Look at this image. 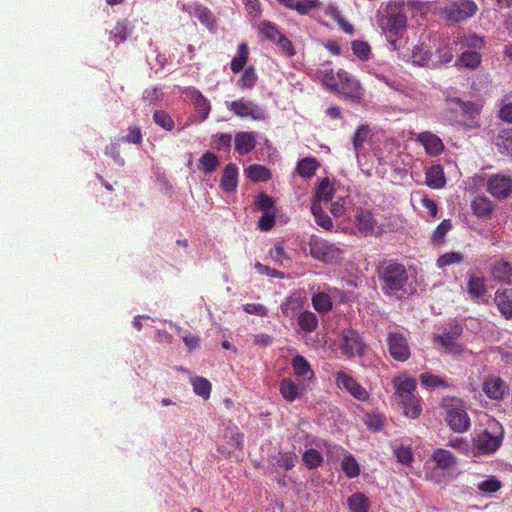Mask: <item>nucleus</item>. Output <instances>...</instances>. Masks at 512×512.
I'll return each mask as SVG.
<instances>
[{
	"instance_id": "obj_1",
	"label": "nucleus",
	"mask_w": 512,
	"mask_h": 512,
	"mask_svg": "<svg viewBox=\"0 0 512 512\" xmlns=\"http://www.w3.org/2000/svg\"><path fill=\"white\" fill-rule=\"evenodd\" d=\"M376 273L380 289L385 296L402 298L407 294L409 272L403 263L397 260L381 261L376 268Z\"/></svg>"
},
{
	"instance_id": "obj_2",
	"label": "nucleus",
	"mask_w": 512,
	"mask_h": 512,
	"mask_svg": "<svg viewBox=\"0 0 512 512\" xmlns=\"http://www.w3.org/2000/svg\"><path fill=\"white\" fill-rule=\"evenodd\" d=\"M378 23L393 50L399 49L406 26L407 16L404 5L399 2H389L380 12Z\"/></svg>"
},
{
	"instance_id": "obj_3",
	"label": "nucleus",
	"mask_w": 512,
	"mask_h": 512,
	"mask_svg": "<svg viewBox=\"0 0 512 512\" xmlns=\"http://www.w3.org/2000/svg\"><path fill=\"white\" fill-rule=\"evenodd\" d=\"M446 117L451 124L469 129L480 127L481 107L472 101H463L459 97H446Z\"/></svg>"
},
{
	"instance_id": "obj_4",
	"label": "nucleus",
	"mask_w": 512,
	"mask_h": 512,
	"mask_svg": "<svg viewBox=\"0 0 512 512\" xmlns=\"http://www.w3.org/2000/svg\"><path fill=\"white\" fill-rule=\"evenodd\" d=\"M504 428L495 419L488 422L487 427L473 439V448L477 455H492L503 444Z\"/></svg>"
},
{
	"instance_id": "obj_5",
	"label": "nucleus",
	"mask_w": 512,
	"mask_h": 512,
	"mask_svg": "<svg viewBox=\"0 0 512 512\" xmlns=\"http://www.w3.org/2000/svg\"><path fill=\"white\" fill-rule=\"evenodd\" d=\"M442 407L446 412L445 421L452 431L464 433L470 429L471 420L466 411L465 404L460 398H444Z\"/></svg>"
},
{
	"instance_id": "obj_6",
	"label": "nucleus",
	"mask_w": 512,
	"mask_h": 512,
	"mask_svg": "<svg viewBox=\"0 0 512 512\" xmlns=\"http://www.w3.org/2000/svg\"><path fill=\"white\" fill-rule=\"evenodd\" d=\"M227 109L239 118H249L252 121H264L266 119V111L254 101L241 97L233 101H226Z\"/></svg>"
},
{
	"instance_id": "obj_7",
	"label": "nucleus",
	"mask_w": 512,
	"mask_h": 512,
	"mask_svg": "<svg viewBox=\"0 0 512 512\" xmlns=\"http://www.w3.org/2000/svg\"><path fill=\"white\" fill-rule=\"evenodd\" d=\"M478 7L472 0H459L441 8V16L450 23H460L476 14Z\"/></svg>"
},
{
	"instance_id": "obj_8",
	"label": "nucleus",
	"mask_w": 512,
	"mask_h": 512,
	"mask_svg": "<svg viewBox=\"0 0 512 512\" xmlns=\"http://www.w3.org/2000/svg\"><path fill=\"white\" fill-rule=\"evenodd\" d=\"M310 255L319 261L333 264L343 258V251L334 244L321 238H312L309 242Z\"/></svg>"
},
{
	"instance_id": "obj_9",
	"label": "nucleus",
	"mask_w": 512,
	"mask_h": 512,
	"mask_svg": "<svg viewBox=\"0 0 512 512\" xmlns=\"http://www.w3.org/2000/svg\"><path fill=\"white\" fill-rule=\"evenodd\" d=\"M336 386L348 392L353 398L361 402L369 400L368 391L348 372L339 370L334 374Z\"/></svg>"
},
{
	"instance_id": "obj_10",
	"label": "nucleus",
	"mask_w": 512,
	"mask_h": 512,
	"mask_svg": "<svg viewBox=\"0 0 512 512\" xmlns=\"http://www.w3.org/2000/svg\"><path fill=\"white\" fill-rule=\"evenodd\" d=\"M463 328L457 323H450L448 327L444 328L442 333L434 334L433 340L448 353H460L461 346L457 343V339L462 335Z\"/></svg>"
},
{
	"instance_id": "obj_11",
	"label": "nucleus",
	"mask_w": 512,
	"mask_h": 512,
	"mask_svg": "<svg viewBox=\"0 0 512 512\" xmlns=\"http://www.w3.org/2000/svg\"><path fill=\"white\" fill-rule=\"evenodd\" d=\"M366 344L359 333L353 329L343 330L340 334V349L348 358L362 356L365 352Z\"/></svg>"
},
{
	"instance_id": "obj_12",
	"label": "nucleus",
	"mask_w": 512,
	"mask_h": 512,
	"mask_svg": "<svg viewBox=\"0 0 512 512\" xmlns=\"http://www.w3.org/2000/svg\"><path fill=\"white\" fill-rule=\"evenodd\" d=\"M388 350L391 357L400 362L407 361L411 356L406 337L400 332H389L387 335Z\"/></svg>"
},
{
	"instance_id": "obj_13",
	"label": "nucleus",
	"mask_w": 512,
	"mask_h": 512,
	"mask_svg": "<svg viewBox=\"0 0 512 512\" xmlns=\"http://www.w3.org/2000/svg\"><path fill=\"white\" fill-rule=\"evenodd\" d=\"M487 191L495 198H508L512 193V178L502 174L491 175L487 182Z\"/></svg>"
},
{
	"instance_id": "obj_14",
	"label": "nucleus",
	"mask_w": 512,
	"mask_h": 512,
	"mask_svg": "<svg viewBox=\"0 0 512 512\" xmlns=\"http://www.w3.org/2000/svg\"><path fill=\"white\" fill-rule=\"evenodd\" d=\"M340 75H342V78L335 93L352 100H360L363 95V88L360 83L342 69H340Z\"/></svg>"
},
{
	"instance_id": "obj_15",
	"label": "nucleus",
	"mask_w": 512,
	"mask_h": 512,
	"mask_svg": "<svg viewBox=\"0 0 512 512\" xmlns=\"http://www.w3.org/2000/svg\"><path fill=\"white\" fill-rule=\"evenodd\" d=\"M482 390L488 398L500 400L506 394L508 387L500 377L490 375L484 380Z\"/></svg>"
},
{
	"instance_id": "obj_16",
	"label": "nucleus",
	"mask_w": 512,
	"mask_h": 512,
	"mask_svg": "<svg viewBox=\"0 0 512 512\" xmlns=\"http://www.w3.org/2000/svg\"><path fill=\"white\" fill-rule=\"evenodd\" d=\"M279 391L287 402H294L306 392V386L291 378H283L279 383Z\"/></svg>"
},
{
	"instance_id": "obj_17",
	"label": "nucleus",
	"mask_w": 512,
	"mask_h": 512,
	"mask_svg": "<svg viewBox=\"0 0 512 512\" xmlns=\"http://www.w3.org/2000/svg\"><path fill=\"white\" fill-rule=\"evenodd\" d=\"M257 145V137L254 132L241 131L235 134L234 149L240 155H247L252 152Z\"/></svg>"
},
{
	"instance_id": "obj_18",
	"label": "nucleus",
	"mask_w": 512,
	"mask_h": 512,
	"mask_svg": "<svg viewBox=\"0 0 512 512\" xmlns=\"http://www.w3.org/2000/svg\"><path fill=\"white\" fill-rule=\"evenodd\" d=\"M490 274L492 279L501 284L512 283V264L506 260H496L491 264Z\"/></svg>"
},
{
	"instance_id": "obj_19",
	"label": "nucleus",
	"mask_w": 512,
	"mask_h": 512,
	"mask_svg": "<svg viewBox=\"0 0 512 512\" xmlns=\"http://www.w3.org/2000/svg\"><path fill=\"white\" fill-rule=\"evenodd\" d=\"M417 141L421 143L430 156H438L444 150V144L442 140L431 132L420 133L417 137Z\"/></svg>"
},
{
	"instance_id": "obj_20",
	"label": "nucleus",
	"mask_w": 512,
	"mask_h": 512,
	"mask_svg": "<svg viewBox=\"0 0 512 512\" xmlns=\"http://www.w3.org/2000/svg\"><path fill=\"white\" fill-rule=\"evenodd\" d=\"M238 186V168L235 164L229 163L225 166L221 179L220 187L226 193L236 191Z\"/></svg>"
},
{
	"instance_id": "obj_21",
	"label": "nucleus",
	"mask_w": 512,
	"mask_h": 512,
	"mask_svg": "<svg viewBox=\"0 0 512 512\" xmlns=\"http://www.w3.org/2000/svg\"><path fill=\"white\" fill-rule=\"evenodd\" d=\"M189 97L194 105L195 111L200 122L206 120L211 111V105L208 99L197 89L189 91Z\"/></svg>"
},
{
	"instance_id": "obj_22",
	"label": "nucleus",
	"mask_w": 512,
	"mask_h": 512,
	"mask_svg": "<svg viewBox=\"0 0 512 512\" xmlns=\"http://www.w3.org/2000/svg\"><path fill=\"white\" fill-rule=\"evenodd\" d=\"M494 301L498 310L506 319L512 320V287L498 289L495 292Z\"/></svg>"
},
{
	"instance_id": "obj_23",
	"label": "nucleus",
	"mask_w": 512,
	"mask_h": 512,
	"mask_svg": "<svg viewBox=\"0 0 512 512\" xmlns=\"http://www.w3.org/2000/svg\"><path fill=\"white\" fill-rule=\"evenodd\" d=\"M284 7L295 10L300 15H307L320 6L319 0H276Z\"/></svg>"
},
{
	"instance_id": "obj_24",
	"label": "nucleus",
	"mask_w": 512,
	"mask_h": 512,
	"mask_svg": "<svg viewBox=\"0 0 512 512\" xmlns=\"http://www.w3.org/2000/svg\"><path fill=\"white\" fill-rule=\"evenodd\" d=\"M317 77L321 80L323 85H325L328 89L335 92L338 89L340 84L342 75H340V70L334 72L332 68L329 66H323L318 69L316 72Z\"/></svg>"
},
{
	"instance_id": "obj_25",
	"label": "nucleus",
	"mask_w": 512,
	"mask_h": 512,
	"mask_svg": "<svg viewBox=\"0 0 512 512\" xmlns=\"http://www.w3.org/2000/svg\"><path fill=\"white\" fill-rule=\"evenodd\" d=\"M292 369L297 377L304 380L311 381L315 378L314 371L311 368L310 363L302 355H296L292 358Z\"/></svg>"
},
{
	"instance_id": "obj_26",
	"label": "nucleus",
	"mask_w": 512,
	"mask_h": 512,
	"mask_svg": "<svg viewBox=\"0 0 512 512\" xmlns=\"http://www.w3.org/2000/svg\"><path fill=\"white\" fill-rule=\"evenodd\" d=\"M355 224L362 234L368 235L373 233L376 221L370 211L360 209L355 215Z\"/></svg>"
},
{
	"instance_id": "obj_27",
	"label": "nucleus",
	"mask_w": 512,
	"mask_h": 512,
	"mask_svg": "<svg viewBox=\"0 0 512 512\" xmlns=\"http://www.w3.org/2000/svg\"><path fill=\"white\" fill-rule=\"evenodd\" d=\"M394 386L396 389V396L400 401L412 396L416 392V380L411 377L395 378Z\"/></svg>"
},
{
	"instance_id": "obj_28",
	"label": "nucleus",
	"mask_w": 512,
	"mask_h": 512,
	"mask_svg": "<svg viewBox=\"0 0 512 512\" xmlns=\"http://www.w3.org/2000/svg\"><path fill=\"white\" fill-rule=\"evenodd\" d=\"M471 209L478 218H490L494 205L487 197L477 196L471 203Z\"/></svg>"
},
{
	"instance_id": "obj_29",
	"label": "nucleus",
	"mask_w": 512,
	"mask_h": 512,
	"mask_svg": "<svg viewBox=\"0 0 512 512\" xmlns=\"http://www.w3.org/2000/svg\"><path fill=\"white\" fill-rule=\"evenodd\" d=\"M426 184L432 189L443 188L446 184L443 168L441 165H432L426 171Z\"/></svg>"
},
{
	"instance_id": "obj_30",
	"label": "nucleus",
	"mask_w": 512,
	"mask_h": 512,
	"mask_svg": "<svg viewBox=\"0 0 512 512\" xmlns=\"http://www.w3.org/2000/svg\"><path fill=\"white\" fill-rule=\"evenodd\" d=\"M431 460L441 470L450 469L456 464V457L450 451L441 448L433 452Z\"/></svg>"
},
{
	"instance_id": "obj_31",
	"label": "nucleus",
	"mask_w": 512,
	"mask_h": 512,
	"mask_svg": "<svg viewBox=\"0 0 512 512\" xmlns=\"http://www.w3.org/2000/svg\"><path fill=\"white\" fill-rule=\"evenodd\" d=\"M467 291L472 299L480 300L487 293L486 280L484 277L471 276L467 282Z\"/></svg>"
},
{
	"instance_id": "obj_32",
	"label": "nucleus",
	"mask_w": 512,
	"mask_h": 512,
	"mask_svg": "<svg viewBox=\"0 0 512 512\" xmlns=\"http://www.w3.org/2000/svg\"><path fill=\"white\" fill-rule=\"evenodd\" d=\"M482 62V55L479 51L466 50L462 52L457 63L470 70H476Z\"/></svg>"
},
{
	"instance_id": "obj_33",
	"label": "nucleus",
	"mask_w": 512,
	"mask_h": 512,
	"mask_svg": "<svg viewBox=\"0 0 512 512\" xmlns=\"http://www.w3.org/2000/svg\"><path fill=\"white\" fill-rule=\"evenodd\" d=\"M370 131L371 130L368 124H361L356 128L352 136V145L357 158L363 149L364 143L368 139Z\"/></svg>"
},
{
	"instance_id": "obj_34",
	"label": "nucleus",
	"mask_w": 512,
	"mask_h": 512,
	"mask_svg": "<svg viewBox=\"0 0 512 512\" xmlns=\"http://www.w3.org/2000/svg\"><path fill=\"white\" fill-rule=\"evenodd\" d=\"M249 58V49L246 43H240L238 45V56L234 57L231 61V71L235 74L241 72L247 64Z\"/></svg>"
},
{
	"instance_id": "obj_35",
	"label": "nucleus",
	"mask_w": 512,
	"mask_h": 512,
	"mask_svg": "<svg viewBox=\"0 0 512 512\" xmlns=\"http://www.w3.org/2000/svg\"><path fill=\"white\" fill-rule=\"evenodd\" d=\"M350 512H369L370 502L363 493H355L347 499Z\"/></svg>"
},
{
	"instance_id": "obj_36",
	"label": "nucleus",
	"mask_w": 512,
	"mask_h": 512,
	"mask_svg": "<svg viewBox=\"0 0 512 512\" xmlns=\"http://www.w3.org/2000/svg\"><path fill=\"white\" fill-rule=\"evenodd\" d=\"M319 166L320 163L316 158L306 157L298 162L296 170L300 176L309 178L315 174Z\"/></svg>"
},
{
	"instance_id": "obj_37",
	"label": "nucleus",
	"mask_w": 512,
	"mask_h": 512,
	"mask_svg": "<svg viewBox=\"0 0 512 512\" xmlns=\"http://www.w3.org/2000/svg\"><path fill=\"white\" fill-rule=\"evenodd\" d=\"M400 402L407 417L416 419L420 416L422 408L420 405V400L415 394Z\"/></svg>"
},
{
	"instance_id": "obj_38",
	"label": "nucleus",
	"mask_w": 512,
	"mask_h": 512,
	"mask_svg": "<svg viewBox=\"0 0 512 512\" xmlns=\"http://www.w3.org/2000/svg\"><path fill=\"white\" fill-rule=\"evenodd\" d=\"M297 323L301 330L311 333L318 327V318L315 313L304 311L299 314Z\"/></svg>"
},
{
	"instance_id": "obj_39",
	"label": "nucleus",
	"mask_w": 512,
	"mask_h": 512,
	"mask_svg": "<svg viewBox=\"0 0 512 512\" xmlns=\"http://www.w3.org/2000/svg\"><path fill=\"white\" fill-rule=\"evenodd\" d=\"M334 194V188L328 178H324L316 188L314 201L319 203L321 201L329 202L332 200Z\"/></svg>"
},
{
	"instance_id": "obj_40",
	"label": "nucleus",
	"mask_w": 512,
	"mask_h": 512,
	"mask_svg": "<svg viewBox=\"0 0 512 512\" xmlns=\"http://www.w3.org/2000/svg\"><path fill=\"white\" fill-rule=\"evenodd\" d=\"M311 212L314 216L315 222L317 225L322 227L323 229L329 231L333 227V223L331 218L322 210V207L316 201L312 202Z\"/></svg>"
},
{
	"instance_id": "obj_41",
	"label": "nucleus",
	"mask_w": 512,
	"mask_h": 512,
	"mask_svg": "<svg viewBox=\"0 0 512 512\" xmlns=\"http://www.w3.org/2000/svg\"><path fill=\"white\" fill-rule=\"evenodd\" d=\"M246 176L254 182H264L270 179L271 173L262 165L253 164L245 169Z\"/></svg>"
},
{
	"instance_id": "obj_42",
	"label": "nucleus",
	"mask_w": 512,
	"mask_h": 512,
	"mask_svg": "<svg viewBox=\"0 0 512 512\" xmlns=\"http://www.w3.org/2000/svg\"><path fill=\"white\" fill-rule=\"evenodd\" d=\"M302 461L307 469L313 470L320 467L324 459L322 454L318 450L310 448L303 453Z\"/></svg>"
},
{
	"instance_id": "obj_43",
	"label": "nucleus",
	"mask_w": 512,
	"mask_h": 512,
	"mask_svg": "<svg viewBox=\"0 0 512 512\" xmlns=\"http://www.w3.org/2000/svg\"><path fill=\"white\" fill-rule=\"evenodd\" d=\"M258 80L255 68L253 66L247 67L241 77L238 79L237 85L241 90H251Z\"/></svg>"
},
{
	"instance_id": "obj_44",
	"label": "nucleus",
	"mask_w": 512,
	"mask_h": 512,
	"mask_svg": "<svg viewBox=\"0 0 512 512\" xmlns=\"http://www.w3.org/2000/svg\"><path fill=\"white\" fill-rule=\"evenodd\" d=\"M218 166V157L210 151L205 152L199 160V169L205 174L213 173Z\"/></svg>"
},
{
	"instance_id": "obj_45",
	"label": "nucleus",
	"mask_w": 512,
	"mask_h": 512,
	"mask_svg": "<svg viewBox=\"0 0 512 512\" xmlns=\"http://www.w3.org/2000/svg\"><path fill=\"white\" fill-rule=\"evenodd\" d=\"M191 384L195 394L201 396L205 400L210 397L211 383L204 377L196 376L191 379Z\"/></svg>"
},
{
	"instance_id": "obj_46",
	"label": "nucleus",
	"mask_w": 512,
	"mask_h": 512,
	"mask_svg": "<svg viewBox=\"0 0 512 512\" xmlns=\"http://www.w3.org/2000/svg\"><path fill=\"white\" fill-rule=\"evenodd\" d=\"M312 305L319 313H326L332 309L331 297L324 292H319L312 297Z\"/></svg>"
},
{
	"instance_id": "obj_47",
	"label": "nucleus",
	"mask_w": 512,
	"mask_h": 512,
	"mask_svg": "<svg viewBox=\"0 0 512 512\" xmlns=\"http://www.w3.org/2000/svg\"><path fill=\"white\" fill-rule=\"evenodd\" d=\"M341 468L348 478H355L360 474V467L352 454H346L341 462Z\"/></svg>"
},
{
	"instance_id": "obj_48",
	"label": "nucleus",
	"mask_w": 512,
	"mask_h": 512,
	"mask_svg": "<svg viewBox=\"0 0 512 512\" xmlns=\"http://www.w3.org/2000/svg\"><path fill=\"white\" fill-rule=\"evenodd\" d=\"M460 45L464 48L480 51L485 46V40L483 37L478 36L475 33H471L460 39Z\"/></svg>"
},
{
	"instance_id": "obj_49",
	"label": "nucleus",
	"mask_w": 512,
	"mask_h": 512,
	"mask_svg": "<svg viewBox=\"0 0 512 512\" xmlns=\"http://www.w3.org/2000/svg\"><path fill=\"white\" fill-rule=\"evenodd\" d=\"M422 385L428 388L444 387L447 388L450 384L438 375H434L428 372H424L419 377Z\"/></svg>"
},
{
	"instance_id": "obj_50",
	"label": "nucleus",
	"mask_w": 512,
	"mask_h": 512,
	"mask_svg": "<svg viewBox=\"0 0 512 512\" xmlns=\"http://www.w3.org/2000/svg\"><path fill=\"white\" fill-rule=\"evenodd\" d=\"M499 142L497 146L500 153L512 155V129H505L501 131L498 136Z\"/></svg>"
},
{
	"instance_id": "obj_51",
	"label": "nucleus",
	"mask_w": 512,
	"mask_h": 512,
	"mask_svg": "<svg viewBox=\"0 0 512 512\" xmlns=\"http://www.w3.org/2000/svg\"><path fill=\"white\" fill-rule=\"evenodd\" d=\"M452 229V223L450 219H444L441 223L435 228L432 234V241L439 245L444 242V238L446 234Z\"/></svg>"
},
{
	"instance_id": "obj_52",
	"label": "nucleus",
	"mask_w": 512,
	"mask_h": 512,
	"mask_svg": "<svg viewBox=\"0 0 512 512\" xmlns=\"http://www.w3.org/2000/svg\"><path fill=\"white\" fill-rule=\"evenodd\" d=\"M464 260V255L461 252H447L442 254L437 259V266L443 268L452 264H459Z\"/></svg>"
},
{
	"instance_id": "obj_53",
	"label": "nucleus",
	"mask_w": 512,
	"mask_h": 512,
	"mask_svg": "<svg viewBox=\"0 0 512 512\" xmlns=\"http://www.w3.org/2000/svg\"><path fill=\"white\" fill-rule=\"evenodd\" d=\"M154 122L161 128L171 131L174 128L172 117L163 110H156L153 114Z\"/></svg>"
},
{
	"instance_id": "obj_54",
	"label": "nucleus",
	"mask_w": 512,
	"mask_h": 512,
	"mask_svg": "<svg viewBox=\"0 0 512 512\" xmlns=\"http://www.w3.org/2000/svg\"><path fill=\"white\" fill-rule=\"evenodd\" d=\"M502 487L501 481L494 476H489L478 484V489L485 494H492L500 490Z\"/></svg>"
},
{
	"instance_id": "obj_55",
	"label": "nucleus",
	"mask_w": 512,
	"mask_h": 512,
	"mask_svg": "<svg viewBox=\"0 0 512 512\" xmlns=\"http://www.w3.org/2000/svg\"><path fill=\"white\" fill-rule=\"evenodd\" d=\"M269 255L271 259L274 261V263L278 266L284 267L286 266L287 263L290 262V257L287 255L282 245L274 246L270 250Z\"/></svg>"
},
{
	"instance_id": "obj_56",
	"label": "nucleus",
	"mask_w": 512,
	"mask_h": 512,
	"mask_svg": "<svg viewBox=\"0 0 512 512\" xmlns=\"http://www.w3.org/2000/svg\"><path fill=\"white\" fill-rule=\"evenodd\" d=\"M297 460V455L294 452H280L276 463L279 467L290 470L295 466V462Z\"/></svg>"
},
{
	"instance_id": "obj_57",
	"label": "nucleus",
	"mask_w": 512,
	"mask_h": 512,
	"mask_svg": "<svg viewBox=\"0 0 512 512\" xmlns=\"http://www.w3.org/2000/svg\"><path fill=\"white\" fill-rule=\"evenodd\" d=\"M352 51L360 60H367L369 58L371 49L367 42L355 40L352 42Z\"/></svg>"
},
{
	"instance_id": "obj_58",
	"label": "nucleus",
	"mask_w": 512,
	"mask_h": 512,
	"mask_svg": "<svg viewBox=\"0 0 512 512\" xmlns=\"http://www.w3.org/2000/svg\"><path fill=\"white\" fill-rule=\"evenodd\" d=\"M260 32L270 41H276L282 34L271 22H263L259 26Z\"/></svg>"
},
{
	"instance_id": "obj_59",
	"label": "nucleus",
	"mask_w": 512,
	"mask_h": 512,
	"mask_svg": "<svg viewBox=\"0 0 512 512\" xmlns=\"http://www.w3.org/2000/svg\"><path fill=\"white\" fill-rule=\"evenodd\" d=\"M122 141L125 143L140 145L142 143V133L140 127L137 125H131L128 128V134L122 137Z\"/></svg>"
},
{
	"instance_id": "obj_60",
	"label": "nucleus",
	"mask_w": 512,
	"mask_h": 512,
	"mask_svg": "<svg viewBox=\"0 0 512 512\" xmlns=\"http://www.w3.org/2000/svg\"><path fill=\"white\" fill-rule=\"evenodd\" d=\"M255 206L259 210L267 212L274 207V199L265 193H260L255 200Z\"/></svg>"
},
{
	"instance_id": "obj_61",
	"label": "nucleus",
	"mask_w": 512,
	"mask_h": 512,
	"mask_svg": "<svg viewBox=\"0 0 512 512\" xmlns=\"http://www.w3.org/2000/svg\"><path fill=\"white\" fill-rule=\"evenodd\" d=\"M111 35L117 43L124 42L129 35L127 24L124 21L118 22L112 29Z\"/></svg>"
},
{
	"instance_id": "obj_62",
	"label": "nucleus",
	"mask_w": 512,
	"mask_h": 512,
	"mask_svg": "<svg viewBox=\"0 0 512 512\" xmlns=\"http://www.w3.org/2000/svg\"><path fill=\"white\" fill-rule=\"evenodd\" d=\"M397 461L404 465H409L413 461V453L409 447H398L394 450Z\"/></svg>"
},
{
	"instance_id": "obj_63",
	"label": "nucleus",
	"mask_w": 512,
	"mask_h": 512,
	"mask_svg": "<svg viewBox=\"0 0 512 512\" xmlns=\"http://www.w3.org/2000/svg\"><path fill=\"white\" fill-rule=\"evenodd\" d=\"M255 269L261 275H267V276H270L272 278H278V279H284L285 278L284 272L276 270V269H273V268H270L269 266L264 265V264H262L260 262H256Z\"/></svg>"
},
{
	"instance_id": "obj_64",
	"label": "nucleus",
	"mask_w": 512,
	"mask_h": 512,
	"mask_svg": "<svg viewBox=\"0 0 512 512\" xmlns=\"http://www.w3.org/2000/svg\"><path fill=\"white\" fill-rule=\"evenodd\" d=\"M275 224V215L273 213H264L258 220V228L262 231H269Z\"/></svg>"
}]
</instances>
